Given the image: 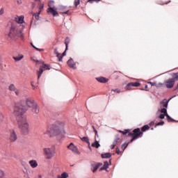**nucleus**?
Segmentation results:
<instances>
[{
  "label": "nucleus",
  "instance_id": "f257e3e1",
  "mask_svg": "<svg viewBox=\"0 0 178 178\" xmlns=\"http://www.w3.org/2000/svg\"><path fill=\"white\" fill-rule=\"evenodd\" d=\"M44 134L49 136V137H58V136H63L66 134V131L65 130V122L58 121L49 127Z\"/></svg>",
  "mask_w": 178,
  "mask_h": 178
},
{
  "label": "nucleus",
  "instance_id": "f03ea898",
  "mask_svg": "<svg viewBox=\"0 0 178 178\" xmlns=\"http://www.w3.org/2000/svg\"><path fill=\"white\" fill-rule=\"evenodd\" d=\"M168 102L166 99L163 100L160 104V108L156 112V115L159 119H165V116L168 122H173V119L168 115Z\"/></svg>",
  "mask_w": 178,
  "mask_h": 178
},
{
  "label": "nucleus",
  "instance_id": "7ed1b4c3",
  "mask_svg": "<svg viewBox=\"0 0 178 178\" xmlns=\"http://www.w3.org/2000/svg\"><path fill=\"white\" fill-rule=\"evenodd\" d=\"M23 38V31H19L17 26L15 24H11L10 31L7 35V40H17V38Z\"/></svg>",
  "mask_w": 178,
  "mask_h": 178
},
{
  "label": "nucleus",
  "instance_id": "20e7f679",
  "mask_svg": "<svg viewBox=\"0 0 178 178\" xmlns=\"http://www.w3.org/2000/svg\"><path fill=\"white\" fill-rule=\"evenodd\" d=\"M19 129L23 134L27 135L30 133V125L27 122V118L26 115H22V118L18 120Z\"/></svg>",
  "mask_w": 178,
  "mask_h": 178
},
{
  "label": "nucleus",
  "instance_id": "39448f33",
  "mask_svg": "<svg viewBox=\"0 0 178 178\" xmlns=\"http://www.w3.org/2000/svg\"><path fill=\"white\" fill-rule=\"evenodd\" d=\"M24 112H26V110L23 109V106L20 104H15L13 108V114L15 116H17L18 120L23 119V116H26L23 114Z\"/></svg>",
  "mask_w": 178,
  "mask_h": 178
},
{
  "label": "nucleus",
  "instance_id": "423d86ee",
  "mask_svg": "<svg viewBox=\"0 0 178 178\" xmlns=\"http://www.w3.org/2000/svg\"><path fill=\"white\" fill-rule=\"evenodd\" d=\"M43 154L44 155L45 159H52L56 154V149L55 146H51L49 147H45L43 149Z\"/></svg>",
  "mask_w": 178,
  "mask_h": 178
},
{
  "label": "nucleus",
  "instance_id": "0eeeda50",
  "mask_svg": "<svg viewBox=\"0 0 178 178\" xmlns=\"http://www.w3.org/2000/svg\"><path fill=\"white\" fill-rule=\"evenodd\" d=\"M17 132L16 129H10L8 140L10 143H16L17 141Z\"/></svg>",
  "mask_w": 178,
  "mask_h": 178
},
{
  "label": "nucleus",
  "instance_id": "6e6552de",
  "mask_svg": "<svg viewBox=\"0 0 178 178\" xmlns=\"http://www.w3.org/2000/svg\"><path fill=\"white\" fill-rule=\"evenodd\" d=\"M47 12L49 15H52L56 17H58V16H59V14L58 13V8L56 7L47 8Z\"/></svg>",
  "mask_w": 178,
  "mask_h": 178
},
{
  "label": "nucleus",
  "instance_id": "1a4fd4ad",
  "mask_svg": "<svg viewBox=\"0 0 178 178\" xmlns=\"http://www.w3.org/2000/svg\"><path fill=\"white\" fill-rule=\"evenodd\" d=\"M142 133L140 131V129H136L134 130V134H129V136H134L133 138L131 140V143H133L136 138H138L140 136H142Z\"/></svg>",
  "mask_w": 178,
  "mask_h": 178
},
{
  "label": "nucleus",
  "instance_id": "9d476101",
  "mask_svg": "<svg viewBox=\"0 0 178 178\" xmlns=\"http://www.w3.org/2000/svg\"><path fill=\"white\" fill-rule=\"evenodd\" d=\"M67 148H68V149H70V151H72V152H73L74 154L80 155V152L79 151V149L77 148V147H76V145H74V144L70 143L67 146Z\"/></svg>",
  "mask_w": 178,
  "mask_h": 178
},
{
  "label": "nucleus",
  "instance_id": "9b49d317",
  "mask_svg": "<svg viewBox=\"0 0 178 178\" xmlns=\"http://www.w3.org/2000/svg\"><path fill=\"white\" fill-rule=\"evenodd\" d=\"M8 90H9V91H14V92H15V95H17V97H19V95H20V90L19 89L16 88V86L13 83H10L8 86Z\"/></svg>",
  "mask_w": 178,
  "mask_h": 178
},
{
  "label": "nucleus",
  "instance_id": "f8f14e48",
  "mask_svg": "<svg viewBox=\"0 0 178 178\" xmlns=\"http://www.w3.org/2000/svg\"><path fill=\"white\" fill-rule=\"evenodd\" d=\"M139 86H141V83L138 82H131L126 86L125 90L130 91V90H132L131 87H139Z\"/></svg>",
  "mask_w": 178,
  "mask_h": 178
},
{
  "label": "nucleus",
  "instance_id": "ddd939ff",
  "mask_svg": "<svg viewBox=\"0 0 178 178\" xmlns=\"http://www.w3.org/2000/svg\"><path fill=\"white\" fill-rule=\"evenodd\" d=\"M175 79H170L165 81L164 84L167 88H172L173 86H175Z\"/></svg>",
  "mask_w": 178,
  "mask_h": 178
},
{
  "label": "nucleus",
  "instance_id": "4468645a",
  "mask_svg": "<svg viewBox=\"0 0 178 178\" xmlns=\"http://www.w3.org/2000/svg\"><path fill=\"white\" fill-rule=\"evenodd\" d=\"M26 104L29 108H33L34 105L37 104V103L31 97L26 98Z\"/></svg>",
  "mask_w": 178,
  "mask_h": 178
},
{
  "label": "nucleus",
  "instance_id": "2eb2a0df",
  "mask_svg": "<svg viewBox=\"0 0 178 178\" xmlns=\"http://www.w3.org/2000/svg\"><path fill=\"white\" fill-rule=\"evenodd\" d=\"M31 108V111L32 113H33V115H38V113H40V107L38 106V104H37V103Z\"/></svg>",
  "mask_w": 178,
  "mask_h": 178
},
{
  "label": "nucleus",
  "instance_id": "dca6fc26",
  "mask_svg": "<svg viewBox=\"0 0 178 178\" xmlns=\"http://www.w3.org/2000/svg\"><path fill=\"white\" fill-rule=\"evenodd\" d=\"M58 9L60 11V13H63L64 15H67L69 13V10L67 9V7L65 6H60L58 7Z\"/></svg>",
  "mask_w": 178,
  "mask_h": 178
},
{
  "label": "nucleus",
  "instance_id": "f3484780",
  "mask_svg": "<svg viewBox=\"0 0 178 178\" xmlns=\"http://www.w3.org/2000/svg\"><path fill=\"white\" fill-rule=\"evenodd\" d=\"M67 63L69 67H71L72 69H76V63L73 60V58L69 59Z\"/></svg>",
  "mask_w": 178,
  "mask_h": 178
},
{
  "label": "nucleus",
  "instance_id": "a211bd4d",
  "mask_svg": "<svg viewBox=\"0 0 178 178\" xmlns=\"http://www.w3.org/2000/svg\"><path fill=\"white\" fill-rule=\"evenodd\" d=\"M15 21L16 22V23L22 24L24 23V16L22 15V16L16 17L15 18Z\"/></svg>",
  "mask_w": 178,
  "mask_h": 178
},
{
  "label": "nucleus",
  "instance_id": "6ab92c4d",
  "mask_svg": "<svg viewBox=\"0 0 178 178\" xmlns=\"http://www.w3.org/2000/svg\"><path fill=\"white\" fill-rule=\"evenodd\" d=\"M29 163L33 169H35V168H37V166H38V163H37V161L35 160H31L29 161Z\"/></svg>",
  "mask_w": 178,
  "mask_h": 178
},
{
  "label": "nucleus",
  "instance_id": "aec40b11",
  "mask_svg": "<svg viewBox=\"0 0 178 178\" xmlns=\"http://www.w3.org/2000/svg\"><path fill=\"white\" fill-rule=\"evenodd\" d=\"M36 62H37V63H42V66L40 67L42 69H45L46 70H49L51 69V68H49V65L44 63V62H42V61L37 60Z\"/></svg>",
  "mask_w": 178,
  "mask_h": 178
},
{
  "label": "nucleus",
  "instance_id": "412c9836",
  "mask_svg": "<svg viewBox=\"0 0 178 178\" xmlns=\"http://www.w3.org/2000/svg\"><path fill=\"white\" fill-rule=\"evenodd\" d=\"M96 80H97L99 83H108V81H109V79L102 76L97 78Z\"/></svg>",
  "mask_w": 178,
  "mask_h": 178
},
{
  "label": "nucleus",
  "instance_id": "4be33fe9",
  "mask_svg": "<svg viewBox=\"0 0 178 178\" xmlns=\"http://www.w3.org/2000/svg\"><path fill=\"white\" fill-rule=\"evenodd\" d=\"M24 58V55L23 54H18L16 56L13 57V59L15 60V62H19V60H22Z\"/></svg>",
  "mask_w": 178,
  "mask_h": 178
},
{
  "label": "nucleus",
  "instance_id": "5701e85b",
  "mask_svg": "<svg viewBox=\"0 0 178 178\" xmlns=\"http://www.w3.org/2000/svg\"><path fill=\"white\" fill-rule=\"evenodd\" d=\"M98 168H99V165L98 164H92V167H91V170L93 172H97V170H98Z\"/></svg>",
  "mask_w": 178,
  "mask_h": 178
},
{
  "label": "nucleus",
  "instance_id": "b1692460",
  "mask_svg": "<svg viewBox=\"0 0 178 178\" xmlns=\"http://www.w3.org/2000/svg\"><path fill=\"white\" fill-rule=\"evenodd\" d=\"M54 54H55V55H56L57 58H58L59 62H62V57H60V54H59V52H58L57 49H54Z\"/></svg>",
  "mask_w": 178,
  "mask_h": 178
},
{
  "label": "nucleus",
  "instance_id": "393cba45",
  "mask_svg": "<svg viewBox=\"0 0 178 178\" xmlns=\"http://www.w3.org/2000/svg\"><path fill=\"white\" fill-rule=\"evenodd\" d=\"M119 140H120L119 137H117L115 138L113 143L111 145V149H113L115 148V147H116V144H118V142L119 141Z\"/></svg>",
  "mask_w": 178,
  "mask_h": 178
},
{
  "label": "nucleus",
  "instance_id": "a878e982",
  "mask_svg": "<svg viewBox=\"0 0 178 178\" xmlns=\"http://www.w3.org/2000/svg\"><path fill=\"white\" fill-rule=\"evenodd\" d=\"M108 166H109V163L108 161H105L104 163V165L102 168H100V170H106L108 169Z\"/></svg>",
  "mask_w": 178,
  "mask_h": 178
},
{
  "label": "nucleus",
  "instance_id": "bb28decb",
  "mask_svg": "<svg viewBox=\"0 0 178 178\" xmlns=\"http://www.w3.org/2000/svg\"><path fill=\"white\" fill-rule=\"evenodd\" d=\"M92 147H94L95 148H99L101 145H99V142L95 140L93 143H92Z\"/></svg>",
  "mask_w": 178,
  "mask_h": 178
},
{
  "label": "nucleus",
  "instance_id": "cd10ccee",
  "mask_svg": "<svg viewBox=\"0 0 178 178\" xmlns=\"http://www.w3.org/2000/svg\"><path fill=\"white\" fill-rule=\"evenodd\" d=\"M70 42V39L69 38H65V51H67V47H69V43Z\"/></svg>",
  "mask_w": 178,
  "mask_h": 178
},
{
  "label": "nucleus",
  "instance_id": "c85d7f7f",
  "mask_svg": "<svg viewBox=\"0 0 178 178\" xmlns=\"http://www.w3.org/2000/svg\"><path fill=\"white\" fill-rule=\"evenodd\" d=\"M48 6L49 8H55V1L52 0L49 1L48 3Z\"/></svg>",
  "mask_w": 178,
  "mask_h": 178
},
{
  "label": "nucleus",
  "instance_id": "c756f323",
  "mask_svg": "<svg viewBox=\"0 0 178 178\" xmlns=\"http://www.w3.org/2000/svg\"><path fill=\"white\" fill-rule=\"evenodd\" d=\"M42 73H44V70L42 68H40L39 71L38 72V79H40L41 76L42 75Z\"/></svg>",
  "mask_w": 178,
  "mask_h": 178
},
{
  "label": "nucleus",
  "instance_id": "7c9ffc66",
  "mask_svg": "<svg viewBox=\"0 0 178 178\" xmlns=\"http://www.w3.org/2000/svg\"><path fill=\"white\" fill-rule=\"evenodd\" d=\"M111 153H104L102 154V158H111Z\"/></svg>",
  "mask_w": 178,
  "mask_h": 178
},
{
  "label": "nucleus",
  "instance_id": "2f4dec72",
  "mask_svg": "<svg viewBox=\"0 0 178 178\" xmlns=\"http://www.w3.org/2000/svg\"><path fill=\"white\" fill-rule=\"evenodd\" d=\"M69 177V174L67 172H63L60 176H58V178H67Z\"/></svg>",
  "mask_w": 178,
  "mask_h": 178
},
{
  "label": "nucleus",
  "instance_id": "473e14b6",
  "mask_svg": "<svg viewBox=\"0 0 178 178\" xmlns=\"http://www.w3.org/2000/svg\"><path fill=\"white\" fill-rule=\"evenodd\" d=\"M148 84H150L152 86H155V87H161V86H162V83L156 84V83L153 82H148Z\"/></svg>",
  "mask_w": 178,
  "mask_h": 178
},
{
  "label": "nucleus",
  "instance_id": "72a5a7b5",
  "mask_svg": "<svg viewBox=\"0 0 178 178\" xmlns=\"http://www.w3.org/2000/svg\"><path fill=\"white\" fill-rule=\"evenodd\" d=\"M81 140H82V141L87 143V144H88V145H90V140H88V138L83 137V138H81Z\"/></svg>",
  "mask_w": 178,
  "mask_h": 178
},
{
  "label": "nucleus",
  "instance_id": "f704fd0d",
  "mask_svg": "<svg viewBox=\"0 0 178 178\" xmlns=\"http://www.w3.org/2000/svg\"><path fill=\"white\" fill-rule=\"evenodd\" d=\"M130 131V130L129 129H126L125 131H119V133H122V134H123L124 136L127 134V133H129Z\"/></svg>",
  "mask_w": 178,
  "mask_h": 178
},
{
  "label": "nucleus",
  "instance_id": "c9c22d12",
  "mask_svg": "<svg viewBox=\"0 0 178 178\" xmlns=\"http://www.w3.org/2000/svg\"><path fill=\"white\" fill-rule=\"evenodd\" d=\"M149 126L148 125H145L143 128H142V131H146V130H149Z\"/></svg>",
  "mask_w": 178,
  "mask_h": 178
},
{
  "label": "nucleus",
  "instance_id": "e433bc0d",
  "mask_svg": "<svg viewBox=\"0 0 178 178\" xmlns=\"http://www.w3.org/2000/svg\"><path fill=\"white\" fill-rule=\"evenodd\" d=\"M127 145H129V143H124L121 147L122 149L124 151L125 148H127Z\"/></svg>",
  "mask_w": 178,
  "mask_h": 178
},
{
  "label": "nucleus",
  "instance_id": "4c0bfd02",
  "mask_svg": "<svg viewBox=\"0 0 178 178\" xmlns=\"http://www.w3.org/2000/svg\"><path fill=\"white\" fill-rule=\"evenodd\" d=\"M0 177L5 178V172L3 170H0Z\"/></svg>",
  "mask_w": 178,
  "mask_h": 178
},
{
  "label": "nucleus",
  "instance_id": "58836bf2",
  "mask_svg": "<svg viewBox=\"0 0 178 178\" xmlns=\"http://www.w3.org/2000/svg\"><path fill=\"white\" fill-rule=\"evenodd\" d=\"M112 91H113L114 92H117V94H120V92H122V91L120 90V89H113L112 90Z\"/></svg>",
  "mask_w": 178,
  "mask_h": 178
},
{
  "label": "nucleus",
  "instance_id": "ea45409f",
  "mask_svg": "<svg viewBox=\"0 0 178 178\" xmlns=\"http://www.w3.org/2000/svg\"><path fill=\"white\" fill-rule=\"evenodd\" d=\"M165 124V122L163 121L158 122L156 126H163Z\"/></svg>",
  "mask_w": 178,
  "mask_h": 178
},
{
  "label": "nucleus",
  "instance_id": "a19ab883",
  "mask_svg": "<svg viewBox=\"0 0 178 178\" xmlns=\"http://www.w3.org/2000/svg\"><path fill=\"white\" fill-rule=\"evenodd\" d=\"M40 13H41V11H40L39 13H35V14L33 15V16L35 17V19H38V17L40 16Z\"/></svg>",
  "mask_w": 178,
  "mask_h": 178
},
{
  "label": "nucleus",
  "instance_id": "79ce46f5",
  "mask_svg": "<svg viewBox=\"0 0 178 178\" xmlns=\"http://www.w3.org/2000/svg\"><path fill=\"white\" fill-rule=\"evenodd\" d=\"M3 13H5V10L3 9V8H1L0 9V16H2V15H3Z\"/></svg>",
  "mask_w": 178,
  "mask_h": 178
},
{
  "label": "nucleus",
  "instance_id": "37998d69",
  "mask_svg": "<svg viewBox=\"0 0 178 178\" xmlns=\"http://www.w3.org/2000/svg\"><path fill=\"white\" fill-rule=\"evenodd\" d=\"M75 6L80 5V0H74Z\"/></svg>",
  "mask_w": 178,
  "mask_h": 178
},
{
  "label": "nucleus",
  "instance_id": "c03bdc74",
  "mask_svg": "<svg viewBox=\"0 0 178 178\" xmlns=\"http://www.w3.org/2000/svg\"><path fill=\"white\" fill-rule=\"evenodd\" d=\"M101 0H88V2L92 3V2H99Z\"/></svg>",
  "mask_w": 178,
  "mask_h": 178
},
{
  "label": "nucleus",
  "instance_id": "a18cd8bd",
  "mask_svg": "<svg viewBox=\"0 0 178 178\" xmlns=\"http://www.w3.org/2000/svg\"><path fill=\"white\" fill-rule=\"evenodd\" d=\"M39 9H44V3H40V5L39 6Z\"/></svg>",
  "mask_w": 178,
  "mask_h": 178
},
{
  "label": "nucleus",
  "instance_id": "49530a36",
  "mask_svg": "<svg viewBox=\"0 0 178 178\" xmlns=\"http://www.w3.org/2000/svg\"><path fill=\"white\" fill-rule=\"evenodd\" d=\"M92 129H94V131H95L96 136H97L98 135V131H97V129H95V127H92Z\"/></svg>",
  "mask_w": 178,
  "mask_h": 178
},
{
  "label": "nucleus",
  "instance_id": "de8ad7c7",
  "mask_svg": "<svg viewBox=\"0 0 178 178\" xmlns=\"http://www.w3.org/2000/svg\"><path fill=\"white\" fill-rule=\"evenodd\" d=\"M116 154H118V155L121 154L120 150L118 147L116 148Z\"/></svg>",
  "mask_w": 178,
  "mask_h": 178
},
{
  "label": "nucleus",
  "instance_id": "09e8293b",
  "mask_svg": "<svg viewBox=\"0 0 178 178\" xmlns=\"http://www.w3.org/2000/svg\"><path fill=\"white\" fill-rule=\"evenodd\" d=\"M66 56V51L63 53L62 56H60V58H63V56Z\"/></svg>",
  "mask_w": 178,
  "mask_h": 178
},
{
  "label": "nucleus",
  "instance_id": "8fccbe9b",
  "mask_svg": "<svg viewBox=\"0 0 178 178\" xmlns=\"http://www.w3.org/2000/svg\"><path fill=\"white\" fill-rule=\"evenodd\" d=\"M145 91H148V85H145Z\"/></svg>",
  "mask_w": 178,
  "mask_h": 178
},
{
  "label": "nucleus",
  "instance_id": "3c124183",
  "mask_svg": "<svg viewBox=\"0 0 178 178\" xmlns=\"http://www.w3.org/2000/svg\"><path fill=\"white\" fill-rule=\"evenodd\" d=\"M32 47H33L35 48V49H36L37 51H40V49L35 47L34 45H32Z\"/></svg>",
  "mask_w": 178,
  "mask_h": 178
},
{
  "label": "nucleus",
  "instance_id": "603ef678",
  "mask_svg": "<svg viewBox=\"0 0 178 178\" xmlns=\"http://www.w3.org/2000/svg\"><path fill=\"white\" fill-rule=\"evenodd\" d=\"M31 86H32V87H33V90H34V88H35V86L33 84H31Z\"/></svg>",
  "mask_w": 178,
  "mask_h": 178
},
{
  "label": "nucleus",
  "instance_id": "864d4df0",
  "mask_svg": "<svg viewBox=\"0 0 178 178\" xmlns=\"http://www.w3.org/2000/svg\"><path fill=\"white\" fill-rule=\"evenodd\" d=\"M18 3H20L19 1H18Z\"/></svg>",
  "mask_w": 178,
  "mask_h": 178
},
{
  "label": "nucleus",
  "instance_id": "5fc2aeb1",
  "mask_svg": "<svg viewBox=\"0 0 178 178\" xmlns=\"http://www.w3.org/2000/svg\"><path fill=\"white\" fill-rule=\"evenodd\" d=\"M35 1H40V0H35Z\"/></svg>",
  "mask_w": 178,
  "mask_h": 178
}]
</instances>
